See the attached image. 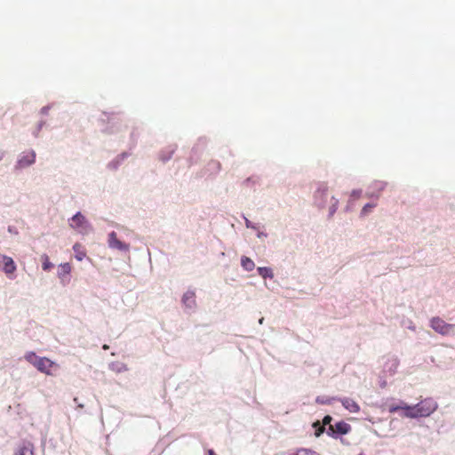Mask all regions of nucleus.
<instances>
[{
	"mask_svg": "<svg viewBox=\"0 0 455 455\" xmlns=\"http://www.w3.org/2000/svg\"><path fill=\"white\" fill-rule=\"evenodd\" d=\"M25 359L34 365L39 371L47 375H52V368L55 366V363L47 357H38L34 352H28Z\"/></svg>",
	"mask_w": 455,
	"mask_h": 455,
	"instance_id": "obj_1",
	"label": "nucleus"
},
{
	"mask_svg": "<svg viewBox=\"0 0 455 455\" xmlns=\"http://www.w3.org/2000/svg\"><path fill=\"white\" fill-rule=\"evenodd\" d=\"M431 327L442 335H448L453 332L455 329L454 324L447 323L440 317H434L431 319Z\"/></svg>",
	"mask_w": 455,
	"mask_h": 455,
	"instance_id": "obj_2",
	"label": "nucleus"
},
{
	"mask_svg": "<svg viewBox=\"0 0 455 455\" xmlns=\"http://www.w3.org/2000/svg\"><path fill=\"white\" fill-rule=\"evenodd\" d=\"M69 226L83 234L87 233L91 228L85 217L80 212H77L71 218Z\"/></svg>",
	"mask_w": 455,
	"mask_h": 455,
	"instance_id": "obj_3",
	"label": "nucleus"
},
{
	"mask_svg": "<svg viewBox=\"0 0 455 455\" xmlns=\"http://www.w3.org/2000/svg\"><path fill=\"white\" fill-rule=\"evenodd\" d=\"M419 417H427L437 408L436 403L432 399H425L416 404Z\"/></svg>",
	"mask_w": 455,
	"mask_h": 455,
	"instance_id": "obj_4",
	"label": "nucleus"
},
{
	"mask_svg": "<svg viewBox=\"0 0 455 455\" xmlns=\"http://www.w3.org/2000/svg\"><path fill=\"white\" fill-rule=\"evenodd\" d=\"M351 430L349 424L339 421L334 425H330L327 429V434L332 437H337L339 435H346Z\"/></svg>",
	"mask_w": 455,
	"mask_h": 455,
	"instance_id": "obj_5",
	"label": "nucleus"
},
{
	"mask_svg": "<svg viewBox=\"0 0 455 455\" xmlns=\"http://www.w3.org/2000/svg\"><path fill=\"white\" fill-rule=\"evenodd\" d=\"M108 243L111 249L118 250L120 251H128L130 248L129 244L117 238L116 233L114 231L108 235Z\"/></svg>",
	"mask_w": 455,
	"mask_h": 455,
	"instance_id": "obj_6",
	"label": "nucleus"
},
{
	"mask_svg": "<svg viewBox=\"0 0 455 455\" xmlns=\"http://www.w3.org/2000/svg\"><path fill=\"white\" fill-rule=\"evenodd\" d=\"M35 160H36V153H35V151L31 150V151H28V152H25L21 156V157L19 159V161L17 163V167L18 168H24V167L29 166V165H31L32 164L35 163Z\"/></svg>",
	"mask_w": 455,
	"mask_h": 455,
	"instance_id": "obj_7",
	"label": "nucleus"
},
{
	"mask_svg": "<svg viewBox=\"0 0 455 455\" xmlns=\"http://www.w3.org/2000/svg\"><path fill=\"white\" fill-rule=\"evenodd\" d=\"M3 262V271L6 275H12L16 271V265L11 257L3 255L1 256Z\"/></svg>",
	"mask_w": 455,
	"mask_h": 455,
	"instance_id": "obj_8",
	"label": "nucleus"
},
{
	"mask_svg": "<svg viewBox=\"0 0 455 455\" xmlns=\"http://www.w3.org/2000/svg\"><path fill=\"white\" fill-rule=\"evenodd\" d=\"M400 409H403L405 411L404 415L408 418H418L419 417L418 410H416L417 409L416 405L415 406H409V405L393 406L390 408V411L393 412V411H398Z\"/></svg>",
	"mask_w": 455,
	"mask_h": 455,
	"instance_id": "obj_9",
	"label": "nucleus"
},
{
	"mask_svg": "<svg viewBox=\"0 0 455 455\" xmlns=\"http://www.w3.org/2000/svg\"><path fill=\"white\" fill-rule=\"evenodd\" d=\"M182 303L187 307H194L196 306V293L193 291H188L182 297Z\"/></svg>",
	"mask_w": 455,
	"mask_h": 455,
	"instance_id": "obj_10",
	"label": "nucleus"
},
{
	"mask_svg": "<svg viewBox=\"0 0 455 455\" xmlns=\"http://www.w3.org/2000/svg\"><path fill=\"white\" fill-rule=\"evenodd\" d=\"M343 406L350 412H357L360 410V406L350 398H345L341 401Z\"/></svg>",
	"mask_w": 455,
	"mask_h": 455,
	"instance_id": "obj_11",
	"label": "nucleus"
},
{
	"mask_svg": "<svg viewBox=\"0 0 455 455\" xmlns=\"http://www.w3.org/2000/svg\"><path fill=\"white\" fill-rule=\"evenodd\" d=\"M60 269L58 271V276L61 281H64L65 278L70 274L72 267L69 263H62L60 265Z\"/></svg>",
	"mask_w": 455,
	"mask_h": 455,
	"instance_id": "obj_12",
	"label": "nucleus"
},
{
	"mask_svg": "<svg viewBox=\"0 0 455 455\" xmlns=\"http://www.w3.org/2000/svg\"><path fill=\"white\" fill-rule=\"evenodd\" d=\"M241 265L246 271H251L255 267L253 260L246 256L242 257Z\"/></svg>",
	"mask_w": 455,
	"mask_h": 455,
	"instance_id": "obj_13",
	"label": "nucleus"
},
{
	"mask_svg": "<svg viewBox=\"0 0 455 455\" xmlns=\"http://www.w3.org/2000/svg\"><path fill=\"white\" fill-rule=\"evenodd\" d=\"M258 273L263 278H267V277L272 278L273 277L272 269L269 267H258Z\"/></svg>",
	"mask_w": 455,
	"mask_h": 455,
	"instance_id": "obj_14",
	"label": "nucleus"
},
{
	"mask_svg": "<svg viewBox=\"0 0 455 455\" xmlns=\"http://www.w3.org/2000/svg\"><path fill=\"white\" fill-rule=\"evenodd\" d=\"M313 428L315 429V435L316 437H319L325 431V427L320 423V421L313 423Z\"/></svg>",
	"mask_w": 455,
	"mask_h": 455,
	"instance_id": "obj_15",
	"label": "nucleus"
},
{
	"mask_svg": "<svg viewBox=\"0 0 455 455\" xmlns=\"http://www.w3.org/2000/svg\"><path fill=\"white\" fill-rule=\"evenodd\" d=\"M81 244L79 243H76L74 246H73V249L74 251L76 252V258L77 260L81 261L84 259V258L85 257V252L84 251H80L81 249Z\"/></svg>",
	"mask_w": 455,
	"mask_h": 455,
	"instance_id": "obj_16",
	"label": "nucleus"
},
{
	"mask_svg": "<svg viewBox=\"0 0 455 455\" xmlns=\"http://www.w3.org/2000/svg\"><path fill=\"white\" fill-rule=\"evenodd\" d=\"M43 265L42 267L44 271H49L52 267V263L50 261L49 257L46 254L42 256Z\"/></svg>",
	"mask_w": 455,
	"mask_h": 455,
	"instance_id": "obj_17",
	"label": "nucleus"
},
{
	"mask_svg": "<svg viewBox=\"0 0 455 455\" xmlns=\"http://www.w3.org/2000/svg\"><path fill=\"white\" fill-rule=\"evenodd\" d=\"M291 455H319L317 452L305 448L298 449L294 453Z\"/></svg>",
	"mask_w": 455,
	"mask_h": 455,
	"instance_id": "obj_18",
	"label": "nucleus"
},
{
	"mask_svg": "<svg viewBox=\"0 0 455 455\" xmlns=\"http://www.w3.org/2000/svg\"><path fill=\"white\" fill-rule=\"evenodd\" d=\"M376 206V204H365L361 212V214L363 216L368 214L374 207Z\"/></svg>",
	"mask_w": 455,
	"mask_h": 455,
	"instance_id": "obj_19",
	"label": "nucleus"
},
{
	"mask_svg": "<svg viewBox=\"0 0 455 455\" xmlns=\"http://www.w3.org/2000/svg\"><path fill=\"white\" fill-rule=\"evenodd\" d=\"M20 455H33V452L28 447H23L20 451Z\"/></svg>",
	"mask_w": 455,
	"mask_h": 455,
	"instance_id": "obj_20",
	"label": "nucleus"
},
{
	"mask_svg": "<svg viewBox=\"0 0 455 455\" xmlns=\"http://www.w3.org/2000/svg\"><path fill=\"white\" fill-rule=\"evenodd\" d=\"M332 420V418L330 416V415H326L324 416V418L323 419V422L322 424L325 427V426H330L331 425V422Z\"/></svg>",
	"mask_w": 455,
	"mask_h": 455,
	"instance_id": "obj_21",
	"label": "nucleus"
},
{
	"mask_svg": "<svg viewBox=\"0 0 455 455\" xmlns=\"http://www.w3.org/2000/svg\"><path fill=\"white\" fill-rule=\"evenodd\" d=\"M334 200V203L333 204L331 205V207L330 208V214L332 215L336 210H337V205H338V200L335 199V198H332Z\"/></svg>",
	"mask_w": 455,
	"mask_h": 455,
	"instance_id": "obj_22",
	"label": "nucleus"
},
{
	"mask_svg": "<svg viewBox=\"0 0 455 455\" xmlns=\"http://www.w3.org/2000/svg\"><path fill=\"white\" fill-rule=\"evenodd\" d=\"M360 195H361V191H356V190H354L352 193H351V197L353 199H357L360 197Z\"/></svg>",
	"mask_w": 455,
	"mask_h": 455,
	"instance_id": "obj_23",
	"label": "nucleus"
},
{
	"mask_svg": "<svg viewBox=\"0 0 455 455\" xmlns=\"http://www.w3.org/2000/svg\"><path fill=\"white\" fill-rule=\"evenodd\" d=\"M209 455H216L212 450L208 451Z\"/></svg>",
	"mask_w": 455,
	"mask_h": 455,
	"instance_id": "obj_24",
	"label": "nucleus"
},
{
	"mask_svg": "<svg viewBox=\"0 0 455 455\" xmlns=\"http://www.w3.org/2000/svg\"><path fill=\"white\" fill-rule=\"evenodd\" d=\"M394 365H395V368L397 367V365H398L397 360H394Z\"/></svg>",
	"mask_w": 455,
	"mask_h": 455,
	"instance_id": "obj_25",
	"label": "nucleus"
},
{
	"mask_svg": "<svg viewBox=\"0 0 455 455\" xmlns=\"http://www.w3.org/2000/svg\"><path fill=\"white\" fill-rule=\"evenodd\" d=\"M103 349H105V350H106V349H108V345H104V346H103Z\"/></svg>",
	"mask_w": 455,
	"mask_h": 455,
	"instance_id": "obj_26",
	"label": "nucleus"
}]
</instances>
